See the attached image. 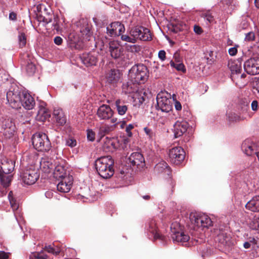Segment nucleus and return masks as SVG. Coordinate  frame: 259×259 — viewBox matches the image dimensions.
Wrapping results in <instances>:
<instances>
[{
  "instance_id": "obj_1",
  "label": "nucleus",
  "mask_w": 259,
  "mask_h": 259,
  "mask_svg": "<svg viewBox=\"0 0 259 259\" xmlns=\"http://www.w3.org/2000/svg\"><path fill=\"white\" fill-rule=\"evenodd\" d=\"M114 160L110 156H103L96 160L95 167L98 174L104 179H108L114 174Z\"/></svg>"
},
{
  "instance_id": "obj_2",
  "label": "nucleus",
  "mask_w": 259,
  "mask_h": 259,
  "mask_svg": "<svg viewBox=\"0 0 259 259\" xmlns=\"http://www.w3.org/2000/svg\"><path fill=\"white\" fill-rule=\"evenodd\" d=\"M24 92L15 85L12 87L7 93L8 103L13 108L18 109L21 106L22 98Z\"/></svg>"
},
{
  "instance_id": "obj_3",
  "label": "nucleus",
  "mask_w": 259,
  "mask_h": 259,
  "mask_svg": "<svg viewBox=\"0 0 259 259\" xmlns=\"http://www.w3.org/2000/svg\"><path fill=\"white\" fill-rule=\"evenodd\" d=\"M147 69L144 65L134 66L129 71L128 76L133 82H144L147 78Z\"/></svg>"
},
{
  "instance_id": "obj_4",
  "label": "nucleus",
  "mask_w": 259,
  "mask_h": 259,
  "mask_svg": "<svg viewBox=\"0 0 259 259\" xmlns=\"http://www.w3.org/2000/svg\"><path fill=\"white\" fill-rule=\"evenodd\" d=\"M32 142L34 147L40 151H47L51 148V143L45 133H38L33 135Z\"/></svg>"
},
{
  "instance_id": "obj_5",
  "label": "nucleus",
  "mask_w": 259,
  "mask_h": 259,
  "mask_svg": "<svg viewBox=\"0 0 259 259\" xmlns=\"http://www.w3.org/2000/svg\"><path fill=\"white\" fill-rule=\"evenodd\" d=\"M167 97L165 93H159L157 96V104L158 108L162 112L168 113L172 110V100L169 97L170 95Z\"/></svg>"
},
{
  "instance_id": "obj_6",
  "label": "nucleus",
  "mask_w": 259,
  "mask_h": 259,
  "mask_svg": "<svg viewBox=\"0 0 259 259\" xmlns=\"http://www.w3.org/2000/svg\"><path fill=\"white\" fill-rule=\"evenodd\" d=\"M39 177L38 168H30L26 170L21 176L23 182L27 185L35 183Z\"/></svg>"
},
{
  "instance_id": "obj_7",
  "label": "nucleus",
  "mask_w": 259,
  "mask_h": 259,
  "mask_svg": "<svg viewBox=\"0 0 259 259\" xmlns=\"http://www.w3.org/2000/svg\"><path fill=\"white\" fill-rule=\"evenodd\" d=\"M132 36L143 41L151 40L152 36L150 30L143 27H136L131 31Z\"/></svg>"
},
{
  "instance_id": "obj_8",
  "label": "nucleus",
  "mask_w": 259,
  "mask_h": 259,
  "mask_svg": "<svg viewBox=\"0 0 259 259\" xmlns=\"http://www.w3.org/2000/svg\"><path fill=\"white\" fill-rule=\"evenodd\" d=\"M244 68L249 74L254 75L259 74V57L248 59L244 63Z\"/></svg>"
},
{
  "instance_id": "obj_9",
  "label": "nucleus",
  "mask_w": 259,
  "mask_h": 259,
  "mask_svg": "<svg viewBox=\"0 0 259 259\" xmlns=\"http://www.w3.org/2000/svg\"><path fill=\"white\" fill-rule=\"evenodd\" d=\"M185 152L181 147H177L169 151V157L170 161L175 164H179L185 158Z\"/></svg>"
},
{
  "instance_id": "obj_10",
  "label": "nucleus",
  "mask_w": 259,
  "mask_h": 259,
  "mask_svg": "<svg viewBox=\"0 0 259 259\" xmlns=\"http://www.w3.org/2000/svg\"><path fill=\"white\" fill-rule=\"evenodd\" d=\"M121 76L118 70L112 69L106 72L105 77L107 83L115 85L120 81Z\"/></svg>"
},
{
  "instance_id": "obj_11",
  "label": "nucleus",
  "mask_w": 259,
  "mask_h": 259,
  "mask_svg": "<svg viewBox=\"0 0 259 259\" xmlns=\"http://www.w3.org/2000/svg\"><path fill=\"white\" fill-rule=\"evenodd\" d=\"M77 27L80 29V32L82 35L87 39L92 35L91 31V26L89 24V20L87 18H81L76 23Z\"/></svg>"
},
{
  "instance_id": "obj_12",
  "label": "nucleus",
  "mask_w": 259,
  "mask_h": 259,
  "mask_svg": "<svg viewBox=\"0 0 259 259\" xmlns=\"http://www.w3.org/2000/svg\"><path fill=\"white\" fill-rule=\"evenodd\" d=\"M114 113V111L109 105L103 104L98 108L97 115L100 119L107 120L112 117Z\"/></svg>"
},
{
  "instance_id": "obj_13",
  "label": "nucleus",
  "mask_w": 259,
  "mask_h": 259,
  "mask_svg": "<svg viewBox=\"0 0 259 259\" xmlns=\"http://www.w3.org/2000/svg\"><path fill=\"white\" fill-rule=\"evenodd\" d=\"M124 30V25L119 22L112 23L107 27V32L111 36L120 35Z\"/></svg>"
},
{
  "instance_id": "obj_14",
  "label": "nucleus",
  "mask_w": 259,
  "mask_h": 259,
  "mask_svg": "<svg viewBox=\"0 0 259 259\" xmlns=\"http://www.w3.org/2000/svg\"><path fill=\"white\" fill-rule=\"evenodd\" d=\"M72 183L73 178L71 176L64 177L57 185V190L62 193H67L70 190Z\"/></svg>"
},
{
  "instance_id": "obj_15",
  "label": "nucleus",
  "mask_w": 259,
  "mask_h": 259,
  "mask_svg": "<svg viewBox=\"0 0 259 259\" xmlns=\"http://www.w3.org/2000/svg\"><path fill=\"white\" fill-rule=\"evenodd\" d=\"M2 128L3 134L7 138L12 137L15 132V125L9 119H5L3 122Z\"/></svg>"
},
{
  "instance_id": "obj_16",
  "label": "nucleus",
  "mask_w": 259,
  "mask_h": 259,
  "mask_svg": "<svg viewBox=\"0 0 259 259\" xmlns=\"http://www.w3.org/2000/svg\"><path fill=\"white\" fill-rule=\"evenodd\" d=\"M128 159L132 165L136 166L139 169L143 168L145 165L144 158L140 153H133Z\"/></svg>"
},
{
  "instance_id": "obj_17",
  "label": "nucleus",
  "mask_w": 259,
  "mask_h": 259,
  "mask_svg": "<svg viewBox=\"0 0 259 259\" xmlns=\"http://www.w3.org/2000/svg\"><path fill=\"white\" fill-rule=\"evenodd\" d=\"M241 148L242 151L247 156H253L257 150L255 144L249 139H246L243 141Z\"/></svg>"
},
{
  "instance_id": "obj_18",
  "label": "nucleus",
  "mask_w": 259,
  "mask_h": 259,
  "mask_svg": "<svg viewBox=\"0 0 259 259\" xmlns=\"http://www.w3.org/2000/svg\"><path fill=\"white\" fill-rule=\"evenodd\" d=\"M15 162L13 160H10L4 157L1 159L0 163V173H11L15 167Z\"/></svg>"
},
{
  "instance_id": "obj_19",
  "label": "nucleus",
  "mask_w": 259,
  "mask_h": 259,
  "mask_svg": "<svg viewBox=\"0 0 259 259\" xmlns=\"http://www.w3.org/2000/svg\"><path fill=\"white\" fill-rule=\"evenodd\" d=\"M188 123L185 121H177L174 125V133L175 138L182 136L187 130Z\"/></svg>"
},
{
  "instance_id": "obj_20",
  "label": "nucleus",
  "mask_w": 259,
  "mask_h": 259,
  "mask_svg": "<svg viewBox=\"0 0 259 259\" xmlns=\"http://www.w3.org/2000/svg\"><path fill=\"white\" fill-rule=\"evenodd\" d=\"M95 54V52L93 51L83 54L81 57L82 63L87 66L95 65L97 61Z\"/></svg>"
},
{
  "instance_id": "obj_21",
  "label": "nucleus",
  "mask_w": 259,
  "mask_h": 259,
  "mask_svg": "<svg viewBox=\"0 0 259 259\" xmlns=\"http://www.w3.org/2000/svg\"><path fill=\"white\" fill-rule=\"evenodd\" d=\"M118 146L119 144L116 139L106 138L103 148L104 150L107 152H113L118 148Z\"/></svg>"
},
{
  "instance_id": "obj_22",
  "label": "nucleus",
  "mask_w": 259,
  "mask_h": 259,
  "mask_svg": "<svg viewBox=\"0 0 259 259\" xmlns=\"http://www.w3.org/2000/svg\"><path fill=\"white\" fill-rule=\"evenodd\" d=\"M46 104L41 103L39 105V109L36 116V119L40 121H44L49 118L51 114L48 110L46 108Z\"/></svg>"
},
{
  "instance_id": "obj_23",
  "label": "nucleus",
  "mask_w": 259,
  "mask_h": 259,
  "mask_svg": "<svg viewBox=\"0 0 259 259\" xmlns=\"http://www.w3.org/2000/svg\"><path fill=\"white\" fill-rule=\"evenodd\" d=\"M22 95L21 106L27 110L32 109L35 105L33 98L26 92H24Z\"/></svg>"
},
{
  "instance_id": "obj_24",
  "label": "nucleus",
  "mask_w": 259,
  "mask_h": 259,
  "mask_svg": "<svg viewBox=\"0 0 259 259\" xmlns=\"http://www.w3.org/2000/svg\"><path fill=\"white\" fill-rule=\"evenodd\" d=\"M39 163L40 169L45 173H50L54 167L53 160L48 157L42 158Z\"/></svg>"
},
{
  "instance_id": "obj_25",
  "label": "nucleus",
  "mask_w": 259,
  "mask_h": 259,
  "mask_svg": "<svg viewBox=\"0 0 259 259\" xmlns=\"http://www.w3.org/2000/svg\"><path fill=\"white\" fill-rule=\"evenodd\" d=\"M171 238L174 242L182 243H186L190 239L189 236L184 231V229L172 236Z\"/></svg>"
},
{
  "instance_id": "obj_26",
  "label": "nucleus",
  "mask_w": 259,
  "mask_h": 259,
  "mask_svg": "<svg viewBox=\"0 0 259 259\" xmlns=\"http://www.w3.org/2000/svg\"><path fill=\"white\" fill-rule=\"evenodd\" d=\"M245 207L250 211L253 212L259 211V196L253 197L246 203Z\"/></svg>"
},
{
  "instance_id": "obj_27",
  "label": "nucleus",
  "mask_w": 259,
  "mask_h": 259,
  "mask_svg": "<svg viewBox=\"0 0 259 259\" xmlns=\"http://www.w3.org/2000/svg\"><path fill=\"white\" fill-rule=\"evenodd\" d=\"M53 116L57 123L60 125H64L66 122V117L62 109L57 108L54 110Z\"/></svg>"
},
{
  "instance_id": "obj_28",
  "label": "nucleus",
  "mask_w": 259,
  "mask_h": 259,
  "mask_svg": "<svg viewBox=\"0 0 259 259\" xmlns=\"http://www.w3.org/2000/svg\"><path fill=\"white\" fill-rule=\"evenodd\" d=\"M228 66L232 74H237L240 73L242 67L241 63L239 60H230L229 61Z\"/></svg>"
},
{
  "instance_id": "obj_29",
  "label": "nucleus",
  "mask_w": 259,
  "mask_h": 259,
  "mask_svg": "<svg viewBox=\"0 0 259 259\" xmlns=\"http://www.w3.org/2000/svg\"><path fill=\"white\" fill-rule=\"evenodd\" d=\"M148 225V230L153 235L154 239H163V236L158 233L155 220H151Z\"/></svg>"
},
{
  "instance_id": "obj_30",
  "label": "nucleus",
  "mask_w": 259,
  "mask_h": 259,
  "mask_svg": "<svg viewBox=\"0 0 259 259\" xmlns=\"http://www.w3.org/2000/svg\"><path fill=\"white\" fill-rule=\"evenodd\" d=\"M54 174L56 177L64 178L68 176H69L67 173V170L63 164H58L54 169Z\"/></svg>"
},
{
  "instance_id": "obj_31",
  "label": "nucleus",
  "mask_w": 259,
  "mask_h": 259,
  "mask_svg": "<svg viewBox=\"0 0 259 259\" xmlns=\"http://www.w3.org/2000/svg\"><path fill=\"white\" fill-rule=\"evenodd\" d=\"M13 176L11 173H0V181L4 187L9 186L12 180Z\"/></svg>"
},
{
  "instance_id": "obj_32",
  "label": "nucleus",
  "mask_w": 259,
  "mask_h": 259,
  "mask_svg": "<svg viewBox=\"0 0 259 259\" xmlns=\"http://www.w3.org/2000/svg\"><path fill=\"white\" fill-rule=\"evenodd\" d=\"M155 170L158 173L164 172L168 175L170 172L167 164L164 161H161L156 165Z\"/></svg>"
},
{
  "instance_id": "obj_33",
  "label": "nucleus",
  "mask_w": 259,
  "mask_h": 259,
  "mask_svg": "<svg viewBox=\"0 0 259 259\" xmlns=\"http://www.w3.org/2000/svg\"><path fill=\"white\" fill-rule=\"evenodd\" d=\"M136 83L134 82H127L123 83L122 87V92L125 94L134 93L137 90Z\"/></svg>"
},
{
  "instance_id": "obj_34",
  "label": "nucleus",
  "mask_w": 259,
  "mask_h": 259,
  "mask_svg": "<svg viewBox=\"0 0 259 259\" xmlns=\"http://www.w3.org/2000/svg\"><path fill=\"white\" fill-rule=\"evenodd\" d=\"M170 228L171 236L172 237V236H174L175 234L183 230L184 227L178 221H175L171 224Z\"/></svg>"
},
{
  "instance_id": "obj_35",
  "label": "nucleus",
  "mask_w": 259,
  "mask_h": 259,
  "mask_svg": "<svg viewBox=\"0 0 259 259\" xmlns=\"http://www.w3.org/2000/svg\"><path fill=\"white\" fill-rule=\"evenodd\" d=\"M115 106L118 114L124 115L127 110V107L125 105L121 104L120 100H117L115 102Z\"/></svg>"
},
{
  "instance_id": "obj_36",
  "label": "nucleus",
  "mask_w": 259,
  "mask_h": 259,
  "mask_svg": "<svg viewBox=\"0 0 259 259\" xmlns=\"http://www.w3.org/2000/svg\"><path fill=\"white\" fill-rule=\"evenodd\" d=\"M200 227H208L211 225L212 222L210 219L206 214H201L200 221Z\"/></svg>"
},
{
  "instance_id": "obj_37",
  "label": "nucleus",
  "mask_w": 259,
  "mask_h": 259,
  "mask_svg": "<svg viewBox=\"0 0 259 259\" xmlns=\"http://www.w3.org/2000/svg\"><path fill=\"white\" fill-rule=\"evenodd\" d=\"M228 118L230 121H239L245 119L246 117L244 115H238L236 113H229L228 115Z\"/></svg>"
},
{
  "instance_id": "obj_38",
  "label": "nucleus",
  "mask_w": 259,
  "mask_h": 259,
  "mask_svg": "<svg viewBox=\"0 0 259 259\" xmlns=\"http://www.w3.org/2000/svg\"><path fill=\"white\" fill-rule=\"evenodd\" d=\"M8 199L10 201L11 206L14 211L17 210L19 207V204L16 202V200L13 197V193L12 191L9 192L8 195Z\"/></svg>"
},
{
  "instance_id": "obj_39",
  "label": "nucleus",
  "mask_w": 259,
  "mask_h": 259,
  "mask_svg": "<svg viewBox=\"0 0 259 259\" xmlns=\"http://www.w3.org/2000/svg\"><path fill=\"white\" fill-rule=\"evenodd\" d=\"M18 41L19 47L20 48H24L26 44V36L24 33H20L18 36Z\"/></svg>"
},
{
  "instance_id": "obj_40",
  "label": "nucleus",
  "mask_w": 259,
  "mask_h": 259,
  "mask_svg": "<svg viewBox=\"0 0 259 259\" xmlns=\"http://www.w3.org/2000/svg\"><path fill=\"white\" fill-rule=\"evenodd\" d=\"M110 55L114 59L119 58L121 57L123 53V50H109Z\"/></svg>"
},
{
  "instance_id": "obj_41",
  "label": "nucleus",
  "mask_w": 259,
  "mask_h": 259,
  "mask_svg": "<svg viewBox=\"0 0 259 259\" xmlns=\"http://www.w3.org/2000/svg\"><path fill=\"white\" fill-rule=\"evenodd\" d=\"M170 65L171 66L175 67L178 71H181L183 72H185L186 71L185 66L183 63H176L173 61H171Z\"/></svg>"
},
{
  "instance_id": "obj_42",
  "label": "nucleus",
  "mask_w": 259,
  "mask_h": 259,
  "mask_svg": "<svg viewBox=\"0 0 259 259\" xmlns=\"http://www.w3.org/2000/svg\"><path fill=\"white\" fill-rule=\"evenodd\" d=\"M205 57L207 60H210V61L213 62L214 60V58L216 56L214 52L211 50H207L205 52H204Z\"/></svg>"
},
{
  "instance_id": "obj_43",
  "label": "nucleus",
  "mask_w": 259,
  "mask_h": 259,
  "mask_svg": "<svg viewBox=\"0 0 259 259\" xmlns=\"http://www.w3.org/2000/svg\"><path fill=\"white\" fill-rule=\"evenodd\" d=\"M44 250H46L48 252L51 253L55 255L58 254L60 252V250L59 248H54L51 245L46 246L44 248Z\"/></svg>"
},
{
  "instance_id": "obj_44",
  "label": "nucleus",
  "mask_w": 259,
  "mask_h": 259,
  "mask_svg": "<svg viewBox=\"0 0 259 259\" xmlns=\"http://www.w3.org/2000/svg\"><path fill=\"white\" fill-rule=\"evenodd\" d=\"M26 70L28 75H32L35 73L36 68L33 63H30L26 66Z\"/></svg>"
},
{
  "instance_id": "obj_45",
  "label": "nucleus",
  "mask_w": 259,
  "mask_h": 259,
  "mask_svg": "<svg viewBox=\"0 0 259 259\" xmlns=\"http://www.w3.org/2000/svg\"><path fill=\"white\" fill-rule=\"evenodd\" d=\"M250 227L254 230L259 229V217L255 216L253 218L250 223Z\"/></svg>"
},
{
  "instance_id": "obj_46",
  "label": "nucleus",
  "mask_w": 259,
  "mask_h": 259,
  "mask_svg": "<svg viewBox=\"0 0 259 259\" xmlns=\"http://www.w3.org/2000/svg\"><path fill=\"white\" fill-rule=\"evenodd\" d=\"M199 217L198 212H191L189 216L190 221L192 225L196 226L198 218Z\"/></svg>"
},
{
  "instance_id": "obj_47",
  "label": "nucleus",
  "mask_w": 259,
  "mask_h": 259,
  "mask_svg": "<svg viewBox=\"0 0 259 259\" xmlns=\"http://www.w3.org/2000/svg\"><path fill=\"white\" fill-rule=\"evenodd\" d=\"M77 142L75 139L70 138L66 140V145L71 148L74 147L76 146Z\"/></svg>"
},
{
  "instance_id": "obj_48",
  "label": "nucleus",
  "mask_w": 259,
  "mask_h": 259,
  "mask_svg": "<svg viewBox=\"0 0 259 259\" xmlns=\"http://www.w3.org/2000/svg\"><path fill=\"white\" fill-rule=\"evenodd\" d=\"M248 109H249V106H248V103L247 102L244 103L240 107V114H241V115H244L243 114H245L247 113Z\"/></svg>"
},
{
  "instance_id": "obj_49",
  "label": "nucleus",
  "mask_w": 259,
  "mask_h": 259,
  "mask_svg": "<svg viewBox=\"0 0 259 259\" xmlns=\"http://www.w3.org/2000/svg\"><path fill=\"white\" fill-rule=\"evenodd\" d=\"M121 39L125 41L134 44L137 38H135L133 36L132 37H131L126 35H123L121 36Z\"/></svg>"
},
{
  "instance_id": "obj_50",
  "label": "nucleus",
  "mask_w": 259,
  "mask_h": 259,
  "mask_svg": "<svg viewBox=\"0 0 259 259\" xmlns=\"http://www.w3.org/2000/svg\"><path fill=\"white\" fill-rule=\"evenodd\" d=\"M126 170V169L120 170L118 174V177L122 180H126L127 176L129 175Z\"/></svg>"
},
{
  "instance_id": "obj_51",
  "label": "nucleus",
  "mask_w": 259,
  "mask_h": 259,
  "mask_svg": "<svg viewBox=\"0 0 259 259\" xmlns=\"http://www.w3.org/2000/svg\"><path fill=\"white\" fill-rule=\"evenodd\" d=\"M204 18L209 23L212 22L214 19L213 16L209 12H207L203 15Z\"/></svg>"
},
{
  "instance_id": "obj_52",
  "label": "nucleus",
  "mask_w": 259,
  "mask_h": 259,
  "mask_svg": "<svg viewBox=\"0 0 259 259\" xmlns=\"http://www.w3.org/2000/svg\"><path fill=\"white\" fill-rule=\"evenodd\" d=\"M251 108L252 111L256 112L259 108V103L257 101L253 100L251 104Z\"/></svg>"
},
{
  "instance_id": "obj_53",
  "label": "nucleus",
  "mask_w": 259,
  "mask_h": 259,
  "mask_svg": "<svg viewBox=\"0 0 259 259\" xmlns=\"http://www.w3.org/2000/svg\"><path fill=\"white\" fill-rule=\"evenodd\" d=\"M95 133L92 130H88L87 138L89 141H93L95 140Z\"/></svg>"
},
{
  "instance_id": "obj_54",
  "label": "nucleus",
  "mask_w": 259,
  "mask_h": 259,
  "mask_svg": "<svg viewBox=\"0 0 259 259\" xmlns=\"http://www.w3.org/2000/svg\"><path fill=\"white\" fill-rule=\"evenodd\" d=\"M255 35L253 32H249L246 34L245 40L246 41H251L254 40Z\"/></svg>"
},
{
  "instance_id": "obj_55",
  "label": "nucleus",
  "mask_w": 259,
  "mask_h": 259,
  "mask_svg": "<svg viewBox=\"0 0 259 259\" xmlns=\"http://www.w3.org/2000/svg\"><path fill=\"white\" fill-rule=\"evenodd\" d=\"M54 43L58 45H61L63 42V39L60 36H56L54 39Z\"/></svg>"
},
{
  "instance_id": "obj_56",
  "label": "nucleus",
  "mask_w": 259,
  "mask_h": 259,
  "mask_svg": "<svg viewBox=\"0 0 259 259\" xmlns=\"http://www.w3.org/2000/svg\"><path fill=\"white\" fill-rule=\"evenodd\" d=\"M144 130L147 136L149 138H152L153 135L152 131L148 127H145Z\"/></svg>"
},
{
  "instance_id": "obj_57",
  "label": "nucleus",
  "mask_w": 259,
  "mask_h": 259,
  "mask_svg": "<svg viewBox=\"0 0 259 259\" xmlns=\"http://www.w3.org/2000/svg\"><path fill=\"white\" fill-rule=\"evenodd\" d=\"M134 128V125L132 124H128L126 127V133H127V135L128 136H132V133L131 132V131Z\"/></svg>"
},
{
  "instance_id": "obj_58",
  "label": "nucleus",
  "mask_w": 259,
  "mask_h": 259,
  "mask_svg": "<svg viewBox=\"0 0 259 259\" xmlns=\"http://www.w3.org/2000/svg\"><path fill=\"white\" fill-rule=\"evenodd\" d=\"M158 57L161 60L165 59V52L164 50H160L158 53Z\"/></svg>"
},
{
  "instance_id": "obj_59",
  "label": "nucleus",
  "mask_w": 259,
  "mask_h": 259,
  "mask_svg": "<svg viewBox=\"0 0 259 259\" xmlns=\"http://www.w3.org/2000/svg\"><path fill=\"white\" fill-rule=\"evenodd\" d=\"M194 31L197 34H200L202 32V28L197 25L194 26Z\"/></svg>"
},
{
  "instance_id": "obj_60",
  "label": "nucleus",
  "mask_w": 259,
  "mask_h": 259,
  "mask_svg": "<svg viewBox=\"0 0 259 259\" xmlns=\"http://www.w3.org/2000/svg\"><path fill=\"white\" fill-rule=\"evenodd\" d=\"M110 127L108 126H102L100 128V132L107 133L110 132Z\"/></svg>"
},
{
  "instance_id": "obj_61",
  "label": "nucleus",
  "mask_w": 259,
  "mask_h": 259,
  "mask_svg": "<svg viewBox=\"0 0 259 259\" xmlns=\"http://www.w3.org/2000/svg\"><path fill=\"white\" fill-rule=\"evenodd\" d=\"M111 122L113 123L114 125H116V124H118L119 123V119L116 118L112 116L111 118Z\"/></svg>"
},
{
  "instance_id": "obj_62",
  "label": "nucleus",
  "mask_w": 259,
  "mask_h": 259,
  "mask_svg": "<svg viewBox=\"0 0 259 259\" xmlns=\"http://www.w3.org/2000/svg\"><path fill=\"white\" fill-rule=\"evenodd\" d=\"M8 255L4 251H0V259H7Z\"/></svg>"
},
{
  "instance_id": "obj_63",
  "label": "nucleus",
  "mask_w": 259,
  "mask_h": 259,
  "mask_svg": "<svg viewBox=\"0 0 259 259\" xmlns=\"http://www.w3.org/2000/svg\"><path fill=\"white\" fill-rule=\"evenodd\" d=\"M175 107L177 110H181L182 109V106L181 103L178 101H176L175 103Z\"/></svg>"
},
{
  "instance_id": "obj_64",
  "label": "nucleus",
  "mask_w": 259,
  "mask_h": 259,
  "mask_svg": "<svg viewBox=\"0 0 259 259\" xmlns=\"http://www.w3.org/2000/svg\"><path fill=\"white\" fill-rule=\"evenodd\" d=\"M9 19L12 20H15L16 19V14L14 12H11L9 14Z\"/></svg>"
}]
</instances>
